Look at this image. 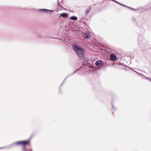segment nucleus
<instances>
[{
	"label": "nucleus",
	"instance_id": "nucleus-12",
	"mask_svg": "<svg viewBox=\"0 0 151 151\" xmlns=\"http://www.w3.org/2000/svg\"><path fill=\"white\" fill-rule=\"evenodd\" d=\"M130 9H131L134 10H136V9H134L133 8H131H131H130Z\"/></svg>",
	"mask_w": 151,
	"mask_h": 151
},
{
	"label": "nucleus",
	"instance_id": "nucleus-10",
	"mask_svg": "<svg viewBox=\"0 0 151 151\" xmlns=\"http://www.w3.org/2000/svg\"><path fill=\"white\" fill-rule=\"evenodd\" d=\"M89 37H90V35H87L85 36V38L86 39H88Z\"/></svg>",
	"mask_w": 151,
	"mask_h": 151
},
{
	"label": "nucleus",
	"instance_id": "nucleus-17",
	"mask_svg": "<svg viewBox=\"0 0 151 151\" xmlns=\"http://www.w3.org/2000/svg\"><path fill=\"white\" fill-rule=\"evenodd\" d=\"M30 151H32V150L31 149Z\"/></svg>",
	"mask_w": 151,
	"mask_h": 151
},
{
	"label": "nucleus",
	"instance_id": "nucleus-14",
	"mask_svg": "<svg viewBox=\"0 0 151 151\" xmlns=\"http://www.w3.org/2000/svg\"><path fill=\"white\" fill-rule=\"evenodd\" d=\"M120 5H122V6H125V5H124V4H121Z\"/></svg>",
	"mask_w": 151,
	"mask_h": 151
},
{
	"label": "nucleus",
	"instance_id": "nucleus-2",
	"mask_svg": "<svg viewBox=\"0 0 151 151\" xmlns=\"http://www.w3.org/2000/svg\"><path fill=\"white\" fill-rule=\"evenodd\" d=\"M29 142V141H20L17 142L13 143L11 145V146H14L16 145H26Z\"/></svg>",
	"mask_w": 151,
	"mask_h": 151
},
{
	"label": "nucleus",
	"instance_id": "nucleus-6",
	"mask_svg": "<svg viewBox=\"0 0 151 151\" xmlns=\"http://www.w3.org/2000/svg\"><path fill=\"white\" fill-rule=\"evenodd\" d=\"M135 72L137 73L138 75H140L143 78H144L146 79H149L151 81V79H150V78L146 77L145 76H144L143 75L141 74H140L139 73H138L136 71H135Z\"/></svg>",
	"mask_w": 151,
	"mask_h": 151
},
{
	"label": "nucleus",
	"instance_id": "nucleus-16",
	"mask_svg": "<svg viewBox=\"0 0 151 151\" xmlns=\"http://www.w3.org/2000/svg\"><path fill=\"white\" fill-rule=\"evenodd\" d=\"M118 4H121V3H119L118 2Z\"/></svg>",
	"mask_w": 151,
	"mask_h": 151
},
{
	"label": "nucleus",
	"instance_id": "nucleus-15",
	"mask_svg": "<svg viewBox=\"0 0 151 151\" xmlns=\"http://www.w3.org/2000/svg\"><path fill=\"white\" fill-rule=\"evenodd\" d=\"M114 1V2H116V3H118V2L116 1H115V0H114V1Z\"/></svg>",
	"mask_w": 151,
	"mask_h": 151
},
{
	"label": "nucleus",
	"instance_id": "nucleus-3",
	"mask_svg": "<svg viewBox=\"0 0 151 151\" xmlns=\"http://www.w3.org/2000/svg\"><path fill=\"white\" fill-rule=\"evenodd\" d=\"M40 12H43L44 13H47L49 14L52 13L54 12V11L53 10H49L45 9H41L39 11Z\"/></svg>",
	"mask_w": 151,
	"mask_h": 151
},
{
	"label": "nucleus",
	"instance_id": "nucleus-4",
	"mask_svg": "<svg viewBox=\"0 0 151 151\" xmlns=\"http://www.w3.org/2000/svg\"><path fill=\"white\" fill-rule=\"evenodd\" d=\"M104 62L103 61L100 60H98L96 63V65L98 66L99 65H103Z\"/></svg>",
	"mask_w": 151,
	"mask_h": 151
},
{
	"label": "nucleus",
	"instance_id": "nucleus-8",
	"mask_svg": "<svg viewBox=\"0 0 151 151\" xmlns=\"http://www.w3.org/2000/svg\"><path fill=\"white\" fill-rule=\"evenodd\" d=\"M70 19L72 20H76L77 19V18L76 17L73 16L71 17Z\"/></svg>",
	"mask_w": 151,
	"mask_h": 151
},
{
	"label": "nucleus",
	"instance_id": "nucleus-11",
	"mask_svg": "<svg viewBox=\"0 0 151 151\" xmlns=\"http://www.w3.org/2000/svg\"><path fill=\"white\" fill-rule=\"evenodd\" d=\"M23 145V150H24V151H26V150L25 149V145Z\"/></svg>",
	"mask_w": 151,
	"mask_h": 151
},
{
	"label": "nucleus",
	"instance_id": "nucleus-9",
	"mask_svg": "<svg viewBox=\"0 0 151 151\" xmlns=\"http://www.w3.org/2000/svg\"><path fill=\"white\" fill-rule=\"evenodd\" d=\"M91 8L90 7V8H89V10H87L86 11V13H87V14H88V13L89 12H90V10H91Z\"/></svg>",
	"mask_w": 151,
	"mask_h": 151
},
{
	"label": "nucleus",
	"instance_id": "nucleus-1",
	"mask_svg": "<svg viewBox=\"0 0 151 151\" xmlns=\"http://www.w3.org/2000/svg\"><path fill=\"white\" fill-rule=\"evenodd\" d=\"M72 47L78 57H82L83 56L84 51L83 49L76 45H73Z\"/></svg>",
	"mask_w": 151,
	"mask_h": 151
},
{
	"label": "nucleus",
	"instance_id": "nucleus-5",
	"mask_svg": "<svg viewBox=\"0 0 151 151\" xmlns=\"http://www.w3.org/2000/svg\"><path fill=\"white\" fill-rule=\"evenodd\" d=\"M116 58V56L114 54H111L110 56V59L111 60L114 61Z\"/></svg>",
	"mask_w": 151,
	"mask_h": 151
},
{
	"label": "nucleus",
	"instance_id": "nucleus-7",
	"mask_svg": "<svg viewBox=\"0 0 151 151\" xmlns=\"http://www.w3.org/2000/svg\"><path fill=\"white\" fill-rule=\"evenodd\" d=\"M60 15L61 17L63 18H66L68 17V14L66 13H62Z\"/></svg>",
	"mask_w": 151,
	"mask_h": 151
},
{
	"label": "nucleus",
	"instance_id": "nucleus-18",
	"mask_svg": "<svg viewBox=\"0 0 151 151\" xmlns=\"http://www.w3.org/2000/svg\"><path fill=\"white\" fill-rule=\"evenodd\" d=\"M112 107H113V108H114L113 106H112Z\"/></svg>",
	"mask_w": 151,
	"mask_h": 151
},
{
	"label": "nucleus",
	"instance_id": "nucleus-13",
	"mask_svg": "<svg viewBox=\"0 0 151 151\" xmlns=\"http://www.w3.org/2000/svg\"><path fill=\"white\" fill-rule=\"evenodd\" d=\"M125 7H127L128 8H129V9H130V8H131V7H129V6H126Z\"/></svg>",
	"mask_w": 151,
	"mask_h": 151
},
{
	"label": "nucleus",
	"instance_id": "nucleus-19",
	"mask_svg": "<svg viewBox=\"0 0 151 151\" xmlns=\"http://www.w3.org/2000/svg\"><path fill=\"white\" fill-rule=\"evenodd\" d=\"M26 151H27L26 150Z\"/></svg>",
	"mask_w": 151,
	"mask_h": 151
}]
</instances>
